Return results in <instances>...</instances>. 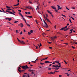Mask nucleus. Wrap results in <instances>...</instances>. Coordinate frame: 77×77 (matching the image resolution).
Wrapping results in <instances>:
<instances>
[{
  "label": "nucleus",
  "mask_w": 77,
  "mask_h": 77,
  "mask_svg": "<svg viewBox=\"0 0 77 77\" xmlns=\"http://www.w3.org/2000/svg\"><path fill=\"white\" fill-rule=\"evenodd\" d=\"M18 69H19V70H20V69H21V68L20 67H18Z\"/></svg>",
  "instance_id": "41"
},
{
  "label": "nucleus",
  "mask_w": 77,
  "mask_h": 77,
  "mask_svg": "<svg viewBox=\"0 0 77 77\" xmlns=\"http://www.w3.org/2000/svg\"><path fill=\"white\" fill-rule=\"evenodd\" d=\"M43 21L45 24H47L46 22H45V20H44Z\"/></svg>",
  "instance_id": "39"
},
{
  "label": "nucleus",
  "mask_w": 77,
  "mask_h": 77,
  "mask_svg": "<svg viewBox=\"0 0 77 77\" xmlns=\"http://www.w3.org/2000/svg\"><path fill=\"white\" fill-rule=\"evenodd\" d=\"M21 15V17H22V18H23V17H23V15H22V14L21 15Z\"/></svg>",
  "instance_id": "57"
},
{
  "label": "nucleus",
  "mask_w": 77,
  "mask_h": 77,
  "mask_svg": "<svg viewBox=\"0 0 77 77\" xmlns=\"http://www.w3.org/2000/svg\"><path fill=\"white\" fill-rule=\"evenodd\" d=\"M62 75H59V77H62Z\"/></svg>",
  "instance_id": "44"
},
{
  "label": "nucleus",
  "mask_w": 77,
  "mask_h": 77,
  "mask_svg": "<svg viewBox=\"0 0 77 77\" xmlns=\"http://www.w3.org/2000/svg\"><path fill=\"white\" fill-rule=\"evenodd\" d=\"M45 63H52V62L48 61H45Z\"/></svg>",
  "instance_id": "4"
},
{
  "label": "nucleus",
  "mask_w": 77,
  "mask_h": 77,
  "mask_svg": "<svg viewBox=\"0 0 77 77\" xmlns=\"http://www.w3.org/2000/svg\"><path fill=\"white\" fill-rule=\"evenodd\" d=\"M52 67L53 68H57V67L56 66L54 65H53L52 66Z\"/></svg>",
  "instance_id": "15"
},
{
  "label": "nucleus",
  "mask_w": 77,
  "mask_h": 77,
  "mask_svg": "<svg viewBox=\"0 0 77 77\" xmlns=\"http://www.w3.org/2000/svg\"><path fill=\"white\" fill-rule=\"evenodd\" d=\"M11 10L12 9H11L10 8H8L7 9V10H9V11H11Z\"/></svg>",
  "instance_id": "37"
},
{
  "label": "nucleus",
  "mask_w": 77,
  "mask_h": 77,
  "mask_svg": "<svg viewBox=\"0 0 77 77\" xmlns=\"http://www.w3.org/2000/svg\"><path fill=\"white\" fill-rule=\"evenodd\" d=\"M18 11L19 12H21V10H19Z\"/></svg>",
  "instance_id": "46"
},
{
  "label": "nucleus",
  "mask_w": 77,
  "mask_h": 77,
  "mask_svg": "<svg viewBox=\"0 0 77 77\" xmlns=\"http://www.w3.org/2000/svg\"><path fill=\"white\" fill-rule=\"evenodd\" d=\"M47 11L48 13L49 14H51V12L50 11L48 10H47Z\"/></svg>",
  "instance_id": "17"
},
{
  "label": "nucleus",
  "mask_w": 77,
  "mask_h": 77,
  "mask_svg": "<svg viewBox=\"0 0 77 77\" xmlns=\"http://www.w3.org/2000/svg\"><path fill=\"white\" fill-rule=\"evenodd\" d=\"M7 20H8V21H11V20H12L11 18H8L7 19Z\"/></svg>",
  "instance_id": "18"
},
{
  "label": "nucleus",
  "mask_w": 77,
  "mask_h": 77,
  "mask_svg": "<svg viewBox=\"0 0 77 77\" xmlns=\"http://www.w3.org/2000/svg\"><path fill=\"white\" fill-rule=\"evenodd\" d=\"M33 30H31L30 31V32L31 33H33Z\"/></svg>",
  "instance_id": "36"
},
{
  "label": "nucleus",
  "mask_w": 77,
  "mask_h": 77,
  "mask_svg": "<svg viewBox=\"0 0 77 77\" xmlns=\"http://www.w3.org/2000/svg\"><path fill=\"white\" fill-rule=\"evenodd\" d=\"M23 34V32L22 31L20 33V35H22Z\"/></svg>",
  "instance_id": "45"
},
{
  "label": "nucleus",
  "mask_w": 77,
  "mask_h": 77,
  "mask_svg": "<svg viewBox=\"0 0 77 77\" xmlns=\"http://www.w3.org/2000/svg\"><path fill=\"white\" fill-rule=\"evenodd\" d=\"M66 9H67L68 10H69V9H68V8H67V7L66 6Z\"/></svg>",
  "instance_id": "49"
},
{
  "label": "nucleus",
  "mask_w": 77,
  "mask_h": 77,
  "mask_svg": "<svg viewBox=\"0 0 77 77\" xmlns=\"http://www.w3.org/2000/svg\"><path fill=\"white\" fill-rule=\"evenodd\" d=\"M17 38L18 41H19V42L20 41V40H19V39H18V38Z\"/></svg>",
  "instance_id": "60"
},
{
  "label": "nucleus",
  "mask_w": 77,
  "mask_h": 77,
  "mask_svg": "<svg viewBox=\"0 0 77 77\" xmlns=\"http://www.w3.org/2000/svg\"><path fill=\"white\" fill-rule=\"evenodd\" d=\"M72 8L73 9H75V7H72Z\"/></svg>",
  "instance_id": "24"
},
{
  "label": "nucleus",
  "mask_w": 77,
  "mask_h": 77,
  "mask_svg": "<svg viewBox=\"0 0 77 77\" xmlns=\"http://www.w3.org/2000/svg\"><path fill=\"white\" fill-rule=\"evenodd\" d=\"M26 25H27V26H29V27H30V25L28 24L27 23H26Z\"/></svg>",
  "instance_id": "23"
},
{
  "label": "nucleus",
  "mask_w": 77,
  "mask_h": 77,
  "mask_svg": "<svg viewBox=\"0 0 77 77\" xmlns=\"http://www.w3.org/2000/svg\"><path fill=\"white\" fill-rule=\"evenodd\" d=\"M12 12H13V13H14V14H16V13L15 12V11H14V10H12Z\"/></svg>",
  "instance_id": "31"
},
{
  "label": "nucleus",
  "mask_w": 77,
  "mask_h": 77,
  "mask_svg": "<svg viewBox=\"0 0 77 77\" xmlns=\"http://www.w3.org/2000/svg\"><path fill=\"white\" fill-rule=\"evenodd\" d=\"M51 40H52V41H54V38H53L52 37H51Z\"/></svg>",
  "instance_id": "14"
},
{
  "label": "nucleus",
  "mask_w": 77,
  "mask_h": 77,
  "mask_svg": "<svg viewBox=\"0 0 77 77\" xmlns=\"http://www.w3.org/2000/svg\"><path fill=\"white\" fill-rule=\"evenodd\" d=\"M2 10L3 11L2 12H4V13H5V11H4L3 9V8H2Z\"/></svg>",
  "instance_id": "21"
},
{
  "label": "nucleus",
  "mask_w": 77,
  "mask_h": 77,
  "mask_svg": "<svg viewBox=\"0 0 77 77\" xmlns=\"http://www.w3.org/2000/svg\"><path fill=\"white\" fill-rule=\"evenodd\" d=\"M55 66L57 67V68H58V65H57Z\"/></svg>",
  "instance_id": "59"
},
{
  "label": "nucleus",
  "mask_w": 77,
  "mask_h": 77,
  "mask_svg": "<svg viewBox=\"0 0 77 77\" xmlns=\"http://www.w3.org/2000/svg\"><path fill=\"white\" fill-rule=\"evenodd\" d=\"M26 17H29V18H32V16H27L26 15Z\"/></svg>",
  "instance_id": "11"
},
{
  "label": "nucleus",
  "mask_w": 77,
  "mask_h": 77,
  "mask_svg": "<svg viewBox=\"0 0 77 77\" xmlns=\"http://www.w3.org/2000/svg\"><path fill=\"white\" fill-rule=\"evenodd\" d=\"M64 62L66 64H67V63H66V61H65V60H64Z\"/></svg>",
  "instance_id": "50"
},
{
  "label": "nucleus",
  "mask_w": 77,
  "mask_h": 77,
  "mask_svg": "<svg viewBox=\"0 0 77 77\" xmlns=\"http://www.w3.org/2000/svg\"><path fill=\"white\" fill-rule=\"evenodd\" d=\"M65 74H67V76H68V77L69 76V74L66 73Z\"/></svg>",
  "instance_id": "22"
},
{
  "label": "nucleus",
  "mask_w": 77,
  "mask_h": 77,
  "mask_svg": "<svg viewBox=\"0 0 77 77\" xmlns=\"http://www.w3.org/2000/svg\"><path fill=\"white\" fill-rule=\"evenodd\" d=\"M57 38V37L56 36H54V40L55 39H56Z\"/></svg>",
  "instance_id": "26"
},
{
  "label": "nucleus",
  "mask_w": 77,
  "mask_h": 77,
  "mask_svg": "<svg viewBox=\"0 0 77 77\" xmlns=\"http://www.w3.org/2000/svg\"><path fill=\"white\" fill-rule=\"evenodd\" d=\"M54 72H48V74H54Z\"/></svg>",
  "instance_id": "8"
},
{
  "label": "nucleus",
  "mask_w": 77,
  "mask_h": 77,
  "mask_svg": "<svg viewBox=\"0 0 77 77\" xmlns=\"http://www.w3.org/2000/svg\"><path fill=\"white\" fill-rule=\"evenodd\" d=\"M28 71H29V72H32V69H29Z\"/></svg>",
  "instance_id": "30"
},
{
  "label": "nucleus",
  "mask_w": 77,
  "mask_h": 77,
  "mask_svg": "<svg viewBox=\"0 0 77 77\" xmlns=\"http://www.w3.org/2000/svg\"><path fill=\"white\" fill-rule=\"evenodd\" d=\"M39 8V5H38L36 8V10L37 11H38V8Z\"/></svg>",
  "instance_id": "32"
},
{
  "label": "nucleus",
  "mask_w": 77,
  "mask_h": 77,
  "mask_svg": "<svg viewBox=\"0 0 77 77\" xmlns=\"http://www.w3.org/2000/svg\"><path fill=\"white\" fill-rule=\"evenodd\" d=\"M29 2L30 3H32V0H29Z\"/></svg>",
  "instance_id": "13"
},
{
  "label": "nucleus",
  "mask_w": 77,
  "mask_h": 77,
  "mask_svg": "<svg viewBox=\"0 0 77 77\" xmlns=\"http://www.w3.org/2000/svg\"><path fill=\"white\" fill-rule=\"evenodd\" d=\"M69 21H70V23H72V22H71V19H69Z\"/></svg>",
  "instance_id": "47"
},
{
  "label": "nucleus",
  "mask_w": 77,
  "mask_h": 77,
  "mask_svg": "<svg viewBox=\"0 0 77 77\" xmlns=\"http://www.w3.org/2000/svg\"><path fill=\"white\" fill-rule=\"evenodd\" d=\"M6 8H11V7L6 6Z\"/></svg>",
  "instance_id": "25"
},
{
  "label": "nucleus",
  "mask_w": 77,
  "mask_h": 77,
  "mask_svg": "<svg viewBox=\"0 0 77 77\" xmlns=\"http://www.w3.org/2000/svg\"><path fill=\"white\" fill-rule=\"evenodd\" d=\"M71 18L72 19V20H74V19L73 17H71Z\"/></svg>",
  "instance_id": "42"
},
{
  "label": "nucleus",
  "mask_w": 77,
  "mask_h": 77,
  "mask_svg": "<svg viewBox=\"0 0 77 77\" xmlns=\"http://www.w3.org/2000/svg\"><path fill=\"white\" fill-rule=\"evenodd\" d=\"M32 62H33V63H36V61L35 60V61H32Z\"/></svg>",
  "instance_id": "40"
},
{
  "label": "nucleus",
  "mask_w": 77,
  "mask_h": 77,
  "mask_svg": "<svg viewBox=\"0 0 77 77\" xmlns=\"http://www.w3.org/2000/svg\"><path fill=\"white\" fill-rule=\"evenodd\" d=\"M57 6H58V8H60V6H59V5H57Z\"/></svg>",
  "instance_id": "62"
},
{
  "label": "nucleus",
  "mask_w": 77,
  "mask_h": 77,
  "mask_svg": "<svg viewBox=\"0 0 77 77\" xmlns=\"http://www.w3.org/2000/svg\"><path fill=\"white\" fill-rule=\"evenodd\" d=\"M48 69V70H51V68H49Z\"/></svg>",
  "instance_id": "52"
},
{
  "label": "nucleus",
  "mask_w": 77,
  "mask_h": 77,
  "mask_svg": "<svg viewBox=\"0 0 77 77\" xmlns=\"http://www.w3.org/2000/svg\"><path fill=\"white\" fill-rule=\"evenodd\" d=\"M72 31H71L70 32H69V34H71L72 33Z\"/></svg>",
  "instance_id": "58"
},
{
  "label": "nucleus",
  "mask_w": 77,
  "mask_h": 77,
  "mask_svg": "<svg viewBox=\"0 0 77 77\" xmlns=\"http://www.w3.org/2000/svg\"><path fill=\"white\" fill-rule=\"evenodd\" d=\"M6 12H8L9 14H12L13 15H15L14 13H12V12H11L9 11L6 10Z\"/></svg>",
  "instance_id": "2"
},
{
  "label": "nucleus",
  "mask_w": 77,
  "mask_h": 77,
  "mask_svg": "<svg viewBox=\"0 0 77 77\" xmlns=\"http://www.w3.org/2000/svg\"><path fill=\"white\" fill-rule=\"evenodd\" d=\"M54 28L55 29H56V26H54Z\"/></svg>",
  "instance_id": "64"
},
{
  "label": "nucleus",
  "mask_w": 77,
  "mask_h": 77,
  "mask_svg": "<svg viewBox=\"0 0 77 77\" xmlns=\"http://www.w3.org/2000/svg\"><path fill=\"white\" fill-rule=\"evenodd\" d=\"M18 71L20 73L21 72H24V71H24V70H23L22 71V70H19V69H18Z\"/></svg>",
  "instance_id": "10"
},
{
  "label": "nucleus",
  "mask_w": 77,
  "mask_h": 77,
  "mask_svg": "<svg viewBox=\"0 0 77 77\" xmlns=\"http://www.w3.org/2000/svg\"><path fill=\"white\" fill-rule=\"evenodd\" d=\"M28 33V35H31V34L30 33V32H29Z\"/></svg>",
  "instance_id": "48"
},
{
  "label": "nucleus",
  "mask_w": 77,
  "mask_h": 77,
  "mask_svg": "<svg viewBox=\"0 0 77 77\" xmlns=\"http://www.w3.org/2000/svg\"><path fill=\"white\" fill-rule=\"evenodd\" d=\"M18 21H16L15 22H14V23H18Z\"/></svg>",
  "instance_id": "43"
},
{
  "label": "nucleus",
  "mask_w": 77,
  "mask_h": 77,
  "mask_svg": "<svg viewBox=\"0 0 77 77\" xmlns=\"http://www.w3.org/2000/svg\"><path fill=\"white\" fill-rule=\"evenodd\" d=\"M59 69V68H57L55 69V71H57V70H58Z\"/></svg>",
  "instance_id": "33"
},
{
  "label": "nucleus",
  "mask_w": 77,
  "mask_h": 77,
  "mask_svg": "<svg viewBox=\"0 0 77 77\" xmlns=\"http://www.w3.org/2000/svg\"><path fill=\"white\" fill-rule=\"evenodd\" d=\"M65 29V28L63 27V28H62L60 29V30H63Z\"/></svg>",
  "instance_id": "19"
},
{
  "label": "nucleus",
  "mask_w": 77,
  "mask_h": 77,
  "mask_svg": "<svg viewBox=\"0 0 77 77\" xmlns=\"http://www.w3.org/2000/svg\"><path fill=\"white\" fill-rule=\"evenodd\" d=\"M19 42H20L21 44H24V42H23V41H20Z\"/></svg>",
  "instance_id": "6"
},
{
  "label": "nucleus",
  "mask_w": 77,
  "mask_h": 77,
  "mask_svg": "<svg viewBox=\"0 0 77 77\" xmlns=\"http://www.w3.org/2000/svg\"><path fill=\"white\" fill-rule=\"evenodd\" d=\"M73 30V29H71L70 30V31H72Z\"/></svg>",
  "instance_id": "61"
},
{
  "label": "nucleus",
  "mask_w": 77,
  "mask_h": 77,
  "mask_svg": "<svg viewBox=\"0 0 77 77\" xmlns=\"http://www.w3.org/2000/svg\"><path fill=\"white\" fill-rule=\"evenodd\" d=\"M22 68L23 69H28V67L27 65H26L25 66H22Z\"/></svg>",
  "instance_id": "1"
},
{
  "label": "nucleus",
  "mask_w": 77,
  "mask_h": 77,
  "mask_svg": "<svg viewBox=\"0 0 77 77\" xmlns=\"http://www.w3.org/2000/svg\"><path fill=\"white\" fill-rule=\"evenodd\" d=\"M43 26L44 27H46V28H48V25H47V23L45 24V25H43Z\"/></svg>",
  "instance_id": "3"
},
{
  "label": "nucleus",
  "mask_w": 77,
  "mask_h": 77,
  "mask_svg": "<svg viewBox=\"0 0 77 77\" xmlns=\"http://www.w3.org/2000/svg\"><path fill=\"white\" fill-rule=\"evenodd\" d=\"M51 7L52 9H56V8L53 6H52Z\"/></svg>",
  "instance_id": "9"
},
{
  "label": "nucleus",
  "mask_w": 77,
  "mask_h": 77,
  "mask_svg": "<svg viewBox=\"0 0 77 77\" xmlns=\"http://www.w3.org/2000/svg\"><path fill=\"white\" fill-rule=\"evenodd\" d=\"M67 27H68V26H66L65 27H64V28H66H66H67Z\"/></svg>",
  "instance_id": "54"
},
{
  "label": "nucleus",
  "mask_w": 77,
  "mask_h": 77,
  "mask_svg": "<svg viewBox=\"0 0 77 77\" xmlns=\"http://www.w3.org/2000/svg\"><path fill=\"white\" fill-rule=\"evenodd\" d=\"M61 66V65H59L58 66V68H60Z\"/></svg>",
  "instance_id": "53"
},
{
  "label": "nucleus",
  "mask_w": 77,
  "mask_h": 77,
  "mask_svg": "<svg viewBox=\"0 0 77 77\" xmlns=\"http://www.w3.org/2000/svg\"><path fill=\"white\" fill-rule=\"evenodd\" d=\"M35 47L36 48V49H38V47L35 46Z\"/></svg>",
  "instance_id": "28"
},
{
  "label": "nucleus",
  "mask_w": 77,
  "mask_h": 77,
  "mask_svg": "<svg viewBox=\"0 0 77 77\" xmlns=\"http://www.w3.org/2000/svg\"><path fill=\"white\" fill-rule=\"evenodd\" d=\"M54 11H55V12H57V13L58 12V11H57V10L55 9Z\"/></svg>",
  "instance_id": "29"
},
{
  "label": "nucleus",
  "mask_w": 77,
  "mask_h": 77,
  "mask_svg": "<svg viewBox=\"0 0 77 77\" xmlns=\"http://www.w3.org/2000/svg\"><path fill=\"white\" fill-rule=\"evenodd\" d=\"M19 5V3H17V4L16 5H14V6H18Z\"/></svg>",
  "instance_id": "12"
},
{
  "label": "nucleus",
  "mask_w": 77,
  "mask_h": 77,
  "mask_svg": "<svg viewBox=\"0 0 77 77\" xmlns=\"http://www.w3.org/2000/svg\"><path fill=\"white\" fill-rule=\"evenodd\" d=\"M72 48H74V49L75 48V47H73V46H72Z\"/></svg>",
  "instance_id": "56"
},
{
  "label": "nucleus",
  "mask_w": 77,
  "mask_h": 77,
  "mask_svg": "<svg viewBox=\"0 0 77 77\" xmlns=\"http://www.w3.org/2000/svg\"><path fill=\"white\" fill-rule=\"evenodd\" d=\"M20 26L21 27H23L24 26L23 24L22 23L20 24Z\"/></svg>",
  "instance_id": "7"
},
{
  "label": "nucleus",
  "mask_w": 77,
  "mask_h": 77,
  "mask_svg": "<svg viewBox=\"0 0 77 77\" xmlns=\"http://www.w3.org/2000/svg\"><path fill=\"white\" fill-rule=\"evenodd\" d=\"M43 17H44L45 19L46 18H45V15H43Z\"/></svg>",
  "instance_id": "55"
},
{
  "label": "nucleus",
  "mask_w": 77,
  "mask_h": 77,
  "mask_svg": "<svg viewBox=\"0 0 77 77\" xmlns=\"http://www.w3.org/2000/svg\"><path fill=\"white\" fill-rule=\"evenodd\" d=\"M45 15H46V17H48V15L47 14H46Z\"/></svg>",
  "instance_id": "35"
},
{
  "label": "nucleus",
  "mask_w": 77,
  "mask_h": 77,
  "mask_svg": "<svg viewBox=\"0 0 77 77\" xmlns=\"http://www.w3.org/2000/svg\"><path fill=\"white\" fill-rule=\"evenodd\" d=\"M45 19H46V20L47 21H48V22H49V23H51V22H50V21L47 18V17H45Z\"/></svg>",
  "instance_id": "5"
},
{
  "label": "nucleus",
  "mask_w": 77,
  "mask_h": 77,
  "mask_svg": "<svg viewBox=\"0 0 77 77\" xmlns=\"http://www.w3.org/2000/svg\"><path fill=\"white\" fill-rule=\"evenodd\" d=\"M68 29H69V28H67L66 29H64V31H67V30H68Z\"/></svg>",
  "instance_id": "27"
},
{
  "label": "nucleus",
  "mask_w": 77,
  "mask_h": 77,
  "mask_svg": "<svg viewBox=\"0 0 77 77\" xmlns=\"http://www.w3.org/2000/svg\"><path fill=\"white\" fill-rule=\"evenodd\" d=\"M55 63H59V61H55Z\"/></svg>",
  "instance_id": "16"
},
{
  "label": "nucleus",
  "mask_w": 77,
  "mask_h": 77,
  "mask_svg": "<svg viewBox=\"0 0 77 77\" xmlns=\"http://www.w3.org/2000/svg\"><path fill=\"white\" fill-rule=\"evenodd\" d=\"M62 16H63V17H66V16H65V15H63V14H61V15Z\"/></svg>",
  "instance_id": "38"
},
{
  "label": "nucleus",
  "mask_w": 77,
  "mask_h": 77,
  "mask_svg": "<svg viewBox=\"0 0 77 77\" xmlns=\"http://www.w3.org/2000/svg\"><path fill=\"white\" fill-rule=\"evenodd\" d=\"M48 44H51V43H52V42H48Z\"/></svg>",
  "instance_id": "34"
},
{
  "label": "nucleus",
  "mask_w": 77,
  "mask_h": 77,
  "mask_svg": "<svg viewBox=\"0 0 77 77\" xmlns=\"http://www.w3.org/2000/svg\"><path fill=\"white\" fill-rule=\"evenodd\" d=\"M52 64H51L49 66H51V65H52Z\"/></svg>",
  "instance_id": "63"
},
{
  "label": "nucleus",
  "mask_w": 77,
  "mask_h": 77,
  "mask_svg": "<svg viewBox=\"0 0 77 77\" xmlns=\"http://www.w3.org/2000/svg\"><path fill=\"white\" fill-rule=\"evenodd\" d=\"M38 45L39 47H41V46H42V44H41V43H40V45Z\"/></svg>",
  "instance_id": "20"
},
{
  "label": "nucleus",
  "mask_w": 77,
  "mask_h": 77,
  "mask_svg": "<svg viewBox=\"0 0 77 77\" xmlns=\"http://www.w3.org/2000/svg\"><path fill=\"white\" fill-rule=\"evenodd\" d=\"M49 48L50 49H52V47H49Z\"/></svg>",
  "instance_id": "51"
}]
</instances>
